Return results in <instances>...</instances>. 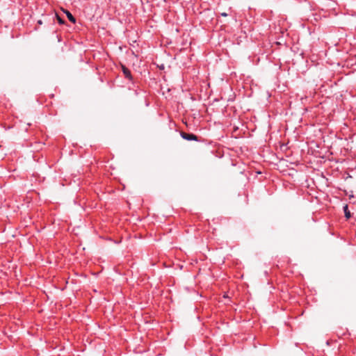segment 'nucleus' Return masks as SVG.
Instances as JSON below:
<instances>
[{"mask_svg":"<svg viewBox=\"0 0 356 356\" xmlns=\"http://www.w3.org/2000/svg\"><path fill=\"white\" fill-rule=\"evenodd\" d=\"M180 136L183 139H184L186 140H188V141L195 140V141L199 142L201 140L197 136H196L193 134H191V133H186L184 131H181Z\"/></svg>","mask_w":356,"mask_h":356,"instance_id":"nucleus-1","label":"nucleus"},{"mask_svg":"<svg viewBox=\"0 0 356 356\" xmlns=\"http://www.w3.org/2000/svg\"><path fill=\"white\" fill-rule=\"evenodd\" d=\"M122 71L126 79H129V81L133 80L131 71L124 65H122Z\"/></svg>","mask_w":356,"mask_h":356,"instance_id":"nucleus-2","label":"nucleus"},{"mask_svg":"<svg viewBox=\"0 0 356 356\" xmlns=\"http://www.w3.org/2000/svg\"><path fill=\"white\" fill-rule=\"evenodd\" d=\"M343 211H344V214H345V217L347 218V219H349L350 217H351V213L350 212V211L348 210V207L347 204H346L344 207H343Z\"/></svg>","mask_w":356,"mask_h":356,"instance_id":"nucleus-3","label":"nucleus"},{"mask_svg":"<svg viewBox=\"0 0 356 356\" xmlns=\"http://www.w3.org/2000/svg\"><path fill=\"white\" fill-rule=\"evenodd\" d=\"M65 13H66V15L68 18V19L72 22V23H75L76 22V19L75 17L72 15V14L69 12V11H65Z\"/></svg>","mask_w":356,"mask_h":356,"instance_id":"nucleus-4","label":"nucleus"},{"mask_svg":"<svg viewBox=\"0 0 356 356\" xmlns=\"http://www.w3.org/2000/svg\"><path fill=\"white\" fill-rule=\"evenodd\" d=\"M56 16L58 19V23L63 24L64 23V20L62 19L57 14L56 15Z\"/></svg>","mask_w":356,"mask_h":356,"instance_id":"nucleus-5","label":"nucleus"},{"mask_svg":"<svg viewBox=\"0 0 356 356\" xmlns=\"http://www.w3.org/2000/svg\"><path fill=\"white\" fill-rule=\"evenodd\" d=\"M37 24L38 25H42V21L41 19H39V20H38Z\"/></svg>","mask_w":356,"mask_h":356,"instance_id":"nucleus-6","label":"nucleus"},{"mask_svg":"<svg viewBox=\"0 0 356 356\" xmlns=\"http://www.w3.org/2000/svg\"><path fill=\"white\" fill-rule=\"evenodd\" d=\"M220 15H221V16H223V17H227L228 15H227V13H222L220 14Z\"/></svg>","mask_w":356,"mask_h":356,"instance_id":"nucleus-7","label":"nucleus"},{"mask_svg":"<svg viewBox=\"0 0 356 356\" xmlns=\"http://www.w3.org/2000/svg\"><path fill=\"white\" fill-rule=\"evenodd\" d=\"M134 92L135 95H138L140 93V92H138L137 90H135Z\"/></svg>","mask_w":356,"mask_h":356,"instance_id":"nucleus-8","label":"nucleus"}]
</instances>
